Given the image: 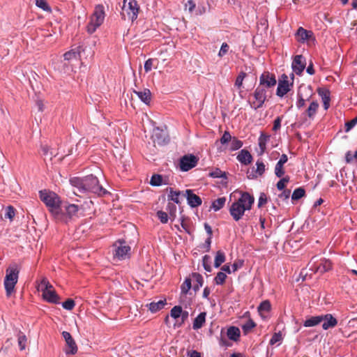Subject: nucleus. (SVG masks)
<instances>
[{
  "instance_id": "obj_50",
  "label": "nucleus",
  "mask_w": 357,
  "mask_h": 357,
  "mask_svg": "<svg viewBox=\"0 0 357 357\" xmlns=\"http://www.w3.org/2000/svg\"><path fill=\"white\" fill-rule=\"evenodd\" d=\"M242 146H243V142L241 140L234 137L231 141V150H232V151L238 150L240 148H241Z\"/></svg>"
},
{
  "instance_id": "obj_27",
  "label": "nucleus",
  "mask_w": 357,
  "mask_h": 357,
  "mask_svg": "<svg viewBox=\"0 0 357 357\" xmlns=\"http://www.w3.org/2000/svg\"><path fill=\"white\" fill-rule=\"evenodd\" d=\"M306 59L303 55H296L292 61L291 67H306Z\"/></svg>"
},
{
  "instance_id": "obj_52",
  "label": "nucleus",
  "mask_w": 357,
  "mask_h": 357,
  "mask_svg": "<svg viewBox=\"0 0 357 357\" xmlns=\"http://www.w3.org/2000/svg\"><path fill=\"white\" fill-rule=\"evenodd\" d=\"M41 149H42L43 155L45 156H50V159H52V158L53 156H55V154H54V153L52 151L50 146H48L47 145L42 146Z\"/></svg>"
},
{
  "instance_id": "obj_34",
  "label": "nucleus",
  "mask_w": 357,
  "mask_h": 357,
  "mask_svg": "<svg viewBox=\"0 0 357 357\" xmlns=\"http://www.w3.org/2000/svg\"><path fill=\"white\" fill-rule=\"evenodd\" d=\"M64 60L73 61H77L79 56V54L75 50H70L69 52H66L63 54Z\"/></svg>"
},
{
  "instance_id": "obj_63",
  "label": "nucleus",
  "mask_w": 357,
  "mask_h": 357,
  "mask_svg": "<svg viewBox=\"0 0 357 357\" xmlns=\"http://www.w3.org/2000/svg\"><path fill=\"white\" fill-rule=\"evenodd\" d=\"M305 100L301 96H298V100L296 102V107L298 108H301L305 105Z\"/></svg>"
},
{
  "instance_id": "obj_8",
  "label": "nucleus",
  "mask_w": 357,
  "mask_h": 357,
  "mask_svg": "<svg viewBox=\"0 0 357 357\" xmlns=\"http://www.w3.org/2000/svg\"><path fill=\"white\" fill-rule=\"evenodd\" d=\"M294 73L291 74V79L286 74H282L281 78L278 80V85L276 91V95L279 97H283L286 95L293 86Z\"/></svg>"
},
{
  "instance_id": "obj_18",
  "label": "nucleus",
  "mask_w": 357,
  "mask_h": 357,
  "mask_svg": "<svg viewBox=\"0 0 357 357\" xmlns=\"http://www.w3.org/2000/svg\"><path fill=\"white\" fill-rule=\"evenodd\" d=\"M321 317L323 318L322 328L324 330L333 328L337 324V319L331 314H321Z\"/></svg>"
},
{
  "instance_id": "obj_2",
  "label": "nucleus",
  "mask_w": 357,
  "mask_h": 357,
  "mask_svg": "<svg viewBox=\"0 0 357 357\" xmlns=\"http://www.w3.org/2000/svg\"><path fill=\"white\" fill-rule=\"evenodd\" d=\"M255 198L248 192L241 193L239 199L231 204L229 207V213L235 221L240 220L245 211L251 209Z\"/></svg>"
},
{
  "instance_id": "obj_39",
  "label": "nucleus",
  "mask_w": 357,
  "mask_h": 357,
  "mask_svg": "<svg viewBox=\"0 0 357 357\" xmlns=\"http://www.w3.org/2000/svg\"><path fill=\"white\" fill-rule=\"evenodd\" d=\"M246 73H244L243 71H241L238 74V75L237 76L236 79V81H235V84H234V86L236 87H237L238 89H241L242 86H243V81L244 79V78L246 77Z\"/></svg>"
},
{
  "instance_id": "obj_46",
  "label": "nucleus",
  "mask_w": 357,
  "mask_h": 357,
  "mask_svg": "<svg viewBox=\"0 0 357 357\" xmlns=\"http://www.w3.org/2000/svg\"><path fill=\"white\" fill-rule=\"evenodd\" d=\"M284 165L282 164L276 163L275 167V174L277 177L281 178L284 176L285 172L284 169Z\"/></svg>"
},
{
  "instance_id": "obj_56",
  "label": "nucleus",
  "mask_w": 357,
  "mask_h": 357,
  "mask_svg": "<svg viewBox=\"0 0 357 357\" xmlns=\"http://www.w3.org/2000/svg\"><path fill=\"white\" fill-rule=\"evenodd\" d=\"M231 140V136L230 133L228 131H225L224 132L223 135L222 136V137L220 138V143L222 144H225L228 143Z\"/></svg>"
},
{
  "instance_id": "obj_45",
  "label": "nucleus",
  "mask_w": 357,
  "mask_h": 357,
  "mask_svg": "<svg viewBox=\"0 0 357 357\" xmlns=\"http://www.w3.org/2000/svg\"><path fill=\"white\" fill-rule=\"evenodd\" d=\"M202 264L204 269L207 272L211 271V257L208 255H204L202 259Z\"/></svg>"
},
{
  "instance_id": "obj_15",
  "label": "nucleus",
  "mask_w": 357,
  "mask_h": 357,
  "mask_svg": "<svg viewBox=\"0 0 357 357\" xmlns=\"http://www.w3.org/2000/svg\"><path fill=\"white\" fill-rule=\"evenodd\" d=\"M266 90L265 88L261 86H258L255 92H254V97L255 100H257V105L255 106V109H258L262 107L263 104L264 103L265 100H266Z\"/></svg>"
},
{
  "instance_id": "obj_53",
  "label": "nucleus",
  "mask_w": 357,
  "mask_h": 357,
  "mask_svg": "<svg viewBox=\"0 0 357 357\" xmlns=\"http://www.w3.org/2000/svg\"><path fill=\"white\" fill-rule=\"evenodd\" d=\"M282 340V335H281V333L279 332V333H275L271 339L270 340V342H269V344L271 345H273L275 344V343L278 342H280Z\"/></svg>"
},
{
  "instance_id": "obj_4",
  "label": "nucleus",
  "mask_w": 357,
  "mask_h": 357,
  "mask_svg": "<svg viewBox=\"0 0 357 357\" xmlns=\"http://www.w3.org/2000/svg\"><path fill=\"white\" fill-rule=\"evenodd\" d=\"M20 268L16 264L9 266L6 271L3 285L7 297H10L15 292V287L18 281Z\"/></svg>"
},
{
  "instance_id": "obj_9",
  "label": "nucleus",
  "mask_w": 357,
  "mask_h": 357,
  "mask_svg": "<svg viewBox=\"0 0 357 357\" xmlns=\"http://www.w3.org/2000/svg\"><path fill=\"white\" fill-rule=\"evenodd\" d=\"M113 247L114 250V258L118 259L119 260L126 259L127 257L130 256V247L127 245L126 242L123 240H119L116 241Z\"/></svg>"
},
{
  "instance_id": "obj_21",
  "label": "nucleus",
  "mask_w": 357,
  "mask_h": 357,
  "mask_svg": "<svg viewBox=\"0 0 357 357\" xmlns=\"http://www.w3.org/2000/svg\"><path fill=\"white\" fill-rule=\"evenodd\" d=\"M332 269V263L330 260L324 259L321 262L316 266L314 272H319L321 273H326Z\"/></svg>"
},
{
  "instance_id": "obj_29",
  "label": "nucleus",
  "mask_w": 357,
  "mask_h": 357,
  "mask_svg": "<svg viewBox=\"0 0 357 357\" xmlns=\"http://www.w3.org/2000/svg\"><path fill=\"white\" fill-rule=\"evenodd\" d=\"M319 108V103L317 102V101H312L309 107H307V109H306V114L307 115V116L310 119L313 118L317 112V109Z\"/></svg>"
},
{
  "instance_id": "obj_10",
  "label": "nucleus",
  "mask_w": 357,
  "mask_h": 357,
  "mask_svg": "<svg viewBox=\"0 0 357 357\" xmlns=\"http://www.w3.org/2000/svg\"><path fill=\"white\" fill-rule=\"evenodd\" d=\"M79 206L76 204H67L61 208V213L64 217L63 220H56L57 221L67 223L69 220L78 216Z\"/></svg>"
},
{
  "instance_id": "obj_3",
  "label": "nucleus",
  "mask_w": 357,
  "mask_h": 357,
  "mask_svg": "<svg viewBox=\"0 0 357 357\" xmlns=\"http://www.w3.org/2000/svg\"><path fill=\"white\" fill-rule=\"evenodd\" d=\"M39 197L55 220H63L64 216L60 213L61 201L55 192L46 190H40Z\"/></svg>"
},
{
  "instance_id": "obj_43",
  "label": "nucleus",
  "mask_w": 357,
  "mask_h": 357,
  "mask_svg": "<svg viewBox=\"0 0 357 357\" xmlns=\"http://www.w3.org/2000/svg\"><path fill=\"white\" fill-rule=\"evenodd\" d=\"M182 314V307L180 305L174 306L170 312V315L174 319H177Z\"/></svg>"
},
{
  "instance_id": "obj_11",
  "label": "nucleus",
  "mask_w": 357,
  "mask_h": 357,
  "mask_svg": "<svg viewBox=\"0 0 357 357\" xmlns=\"http://www.w3.org/2000/svg\"><path fill=\"white\" fill-rule=\"evenodd\" d=\"M198 162V158L194 155H185L180 159V169L183 172H187L195 167Z\"/></svg>"
},
{
  "instance_id": "obj_5",
  "label": "nucleus",
  "mask_w": 357,
  "mask_h": 357,
  "mask_svg": "<svg viewBox=\"0 0 357 357\" xmlns=\"http://www.w3.org/2000/svg\"><path fill=\"white\" fill-rule=\"evenodd\" d=\"M38 289L42 292L44 300L51 303H59L60 297L46 278L41 280Z\"/></svg>"
},
{
  "instance_id": "obj_28",
  "label": "nucleus",
  "mask_w": 357,
  "mask_h": 357,
  "mask_svg": "<svg viewBox=\"0 0 357 357\" xmlns=\"http://www.w3.org/2000/svg\"><path fill=\"white\" fill-rule=\"evenodd\" d=\"M270 135L264 132H261L259 137V146L261 153H264L266 149V143L270 139Z\"/></svg>"
},
{
  "instance_id": "obj_55",
  "label": "nucleus",
  "mask_w": 357,
  "mask_h": 357,
  "mask_svg": "<svg viewBox=\"0 0 357 357\" xmlns=\"http://www.w3.org/2000/svg\"><path fill=\"white\" fill-rule=\"evenodd\" d=\"M257 169L256 172L259 174V175H262L265 172V165L261 161H257L256 162Z\"/></svg>"
},
{
  "instance_id": "obj_41",
  "label": "nucleus",
  "mask_w": 357,
  "mask_h": 357,
  "mask_svg": "<svg viewBox=\"0 0 357 357\" xmlns=\"http://www.w3.org/2000/svg\"><path fill=\"white\" fill-rule=\"evenodd\" d=\"M271 303L268 301H264L261 303V304L258 307V311L260 314H262L263 312H269L271 310Z\"/></svg>"
},
{
  "instance_id": "obj_62",
  "label": "nucleus",
  "mask_w": 357,
  "mask_h": 357,
  "mask_svg": "<svg viewBox=\"0 0 357 357\" xmlns=\"http://www.w3.org/2000/svg\"><path fill=\"white\" fill-rule=\"evenodd\" d=\"M290 190H284L283 192L279 195V197L284 199H287L290 196Z\"/></svg>"
},
{
  "instance_id": "obj_20",
  "label": "nucleus",
  "mask_w": 357,
  "mask_h": 357,
  "mask_svg": "<svg viewBox=\"0 0 357 357\" xmlns=\"http://www.w3.org/2000/svg\"><path fill=\"white\" fill-rule=\"evenodd\" d=\"M167 304L166 299L160 300L157 302L153 301L149 304H147L146 306L149 307V310L152 312L155 313L158 311L164 308L165 305Z\"/></svg>"
},
{
  "instance_id": "obj_35",
  "label": "nucleus",
  "mask_w": 357,
  "mask_h": 357,
  "mask_svg": "<svg viewBox=\"0 0 357 357\" xmlns=\"http://www.w3.org/2000/svg\"><path fill=\"white\" fill-rule=\"evenodd\" d=\"M169 194L168 195V199L173 201L176 204H180L179 196L181 195L180 191H175L173 188L169 189Z\"/></svg>"
},
{
  "instance_id": "obj_32",
  "label": "nucleus",
  "mask_w": 357,
  "mask_h": 357,
  "mask_svg": "<svg viewBox=\"0 0 357 357\" xmlns=\"http://www.w3.org/2000/svg\"><path fill=\"white\" fill-rule=\"evenodd\" d=\"M319 94L321 96L324 109H327L329 107V102L331 100L329 91L319 90Z\"/></svg>"
},
{
  "instance_id": "obj_13",
  "label": "nucleus",
  "mask_w": 357,
  "mask_h": 357,
  "mask_svg": "<svg viewBox=\"0 0 357 357\" xmlns=\"http://www.w3.org/2000/svg\"><path fill=\"white\" fill-rule=\"evenodd\" d=\"M62 336L65 340L67 346L66 354L73 355L75 354L77 352V346L70 333L67 331H63L62 333Z\"/></svg>"
},
{
  "instance_id": "obj_49",
  "label": "nucleus",
  "mask_w": 357,
  "mask_h": 357,
  "mask_svg": "<svg viewBox=\"0 0 357 357\" xmlns=\"http://www.w3.org/2000/svg\"><path fill=\"white\" fill-rule=\"evenodd\" d=\"M36 5L45 11H51V8L45 0H36Z\"/></svg>"
},
{
  "instance_id": "obj_1",
  "label": "nucleus",
  "mask_w": 357,
  "mask_h": 357,
  "mask_svg": "<svg viewBox=\"0 0 357 357\" xmlns=\"http://www.w3.org/2000/svg\"><path fill=\"white\" fill-rule=\"evenodd\" d=\"M70 184L77 189L74 194L92 192L98 195L106 193V190L100 184L96 176L89 175L84 178L73 177L70 179Z\"/></svg>"
},
{
  "instance_id": "obj_14",
  "label": "nucleus",
  "mask_w": 357,
  "mask_h": 357,
  "mask_svg": "<svg viewBox=\"0 0 357 357\" xmlns=\"http://www.w3.org/2000/svg\"><path fill=\"white\" fill-rule=\"evenodd\" d=\"M276 83L275 76L268 72H264L259 77V86L264 88L273 87Z\"/></svg>"
},
{
  "instance_id": "obj_38",
  "label": "nucleus",
  "mask_w": 357,
  "mask_h": 357,
  "mask_svg": "<svg viewBox=\"0 0 357 357\" xmlns=\"http://www.w3.org/2000/svg\"><path fill=\"white\" fill-rule=\"evenodd\" d=\"M256 326L255 323L252 319H249L242 326V329L245 334L248 333L252 328Z\"/></svg>"
},
{
  "instance_id": "obj_26",
  "label": "nucleus",
  "mask_w": 357,
  "mask_h": 357,
  "mask_svg": "<svg viewBox=\"0 0 357 357\" xmlns=\"http://www.w3.org/2000/svg\"><path fill=\"white\" fill-rule=\"evenodd\" d=\"M135 93L146 104H149L151 100V93L149 89H144L141 91H134Z\"/></svg>"
},
{
  "instance_id": "obj_31",
  "label": "nucleus",
  "mask_w": 357,
  "mask_h": 357,
  "mask_svg": "<svg viewBox=\"0 0 357 357\" xmlns=\"http://www.w3.org/2000/svg\"><path fill=\"white\" fill-rule=\"evenodd\" d=\"M225 202H226V198L225 197H220L213 202L211 208L215 211H218L225 206Z\"/></svg>"
},
{
  "instance_id": "obj_61",
  "label": "nucleus",
  "mask_w": 357,
  "mask_h": 357,
  "mask_svg": "<svg viewBox=\"0 0 357 357\" xmlns=\"http://www.w3.org/2000/svg\"><path fill=\"white\" fill-rule=\"evenodd\" d=\"M195 3L192 0H188L185 4V9H188L189 13H192L195 8Z\"/></svg>"
},
{
  "instance_id": "obj_24",
  "label": "nucleus",
  "mask_w": 357,
  "mask_h": 357,
  "mask_svg": "<svg viewBox=\"0 0 357 357\" xmlns=\"http://www.w3.org/2000/svg\"><path fill=\"white\" fill-rule=\"evenodd\" d=\"M241 332L238 327L230 326L228 328L227 331V335L228 338L233 341L238 340L240 337Z\"/></svg>"
},
{
  "instance_id": "obj_51",
  "label": "nucleus",
  "mask_w": 357,
  "mask_h": 357,
  "mask_svg": "<svg viewBox=\"0 0 357 357\" xmlns=\"http://www.w3.org/2000/svg\"><path fill=\"white\" fill-rule=\"evenodd\" d=\"M75 301L71 298L67 299L65 302L62 303L63 307L68 310H73L75 307Z\"/></svg>"
},
{
  "instance_id": "obj_60",
  "label": "nucleus",
  "mask_w": 357,
  "mask_h": 357,
  "mask_svg": "<svg viewBox=\"0 0 357 357\" xmlns=\"http://www.w3.org/2000/svg\"><path fill=\"white\" fill-rule=\"evenodd\" d=\"M282 119V116H278V117L274 120V122H273V131H277V130H278L279 129H280Z\"/></svg>"
},
{
  "instance_id": "obj_36",
  "label": "nucleus",
  "mask_w": 357,
  "mask_h": 357,
  "mask_svg": "<svg viewBox=\"0 0 357 357\" xmlns=\"http://www.w3.org/2000/svg\"><path fill=\"white\" fill-rule=\"evenodd\" d=\"M192 287V282L190 278H186L181 287V293L186 295L188 291Z\"/></svg>"
},
{
  "instance_id": "obj_22",
  "label": "nucleus",
  "mask_w": 357,
  "mask_h": 357,
  "mask_svg": "<svg viewBox=\"0 0 357 357\" xmlns=\"http://www.w3.org/2000/svg\"><path fill=\"white\" fill-rule=\"evenodd\" d=\"M206 312H203L199 314V315L195 319L192 324L194 330H198L201 328L204 323L206 322Z\"/></svg>"
},
{
  "instance_id": "obj_58",
  "label": "nucleus",
  "mask_w": 357,
  "mask_h": 357,
  "mask_svg": "<svg viewBox=\"0 0 357 357\" xmlns=\"http://www.w3.org/2000/svg\"><path fill=\"white\" fill-rule=\"evenodd\" d=\"M357 123V116L353 119L352 120L347 121L345 123V130L346 132L349 131L351 128H353L356 124Z\"/></svg>"
},
{
  "instance_id": "obj_16",
  "label": "nucleus",
  "mask_w": 357,
  "mask_h": 357,
  "mask_svg": "<svg viewBox=\"0 0 357 357\" xmlns=\"http://www.w3.org/2000/svg\"><path fill=\"white\" fill-rule=\"evenodd\" d=\"M296 40L299 43H305L308 41H314V37L311 31H307L303 27H299L296 33Z\"/></svg>"
},
{
  "instance_id": "obj_30",
  "label": "nucleus",
  "mask_w": 357,
  "mask_h": 357,
  "mask_svg": "<svg viewBox=\"0 0 357 357\" xmlns=\"http://www.w3.org/2000/svg\"><path fill=\"white\" fill-rule=\"evenodd\" d=\"M17 342L21 351L24 350L26 346L27 338L26 336L20 331H18L17 335Z\"/></svg>"
},
{
  "instance_id": "obj_64",
  "label": "nucleus",
  "mask_w": 357,
  "mask_h": 357,
  "mask_svg": "<svg viewBox=\"0 0 357 357\" xmlns=\"http://www.w3.org/2000/svg\"><path fill=\"white\" fill-rule=\"evenodd\" d=\"M288 160V157L286 154H282L280 158V160H278V163L279 164H282V165H284Z\"/></svg>"
},
{
  "instance_id": "obj_12",
  "label": "nucleus",
  "mask_w": 357,
  "mask_h": 357,
  "mask_svg": "<svg viewBox=\"0 0 357 357\" xmlns=\"http://www.w3.org/2000/svg\"><path fill=\"white\" fill-rule=\"evenodd\" d=\"M151 138L154 143V146L156 144L160 146L163 145L169 141L167 133L158 128L153 129Z\"/></svg>"
},
{
  "instance_id": "obj_59",
  "label": "nucleus",
  "mask_w": 357,
  "mask_h": 357,
  "mask_svg": "<svg viewBox=\"0 0 357 357\" xmlns=\"http://www.w3.org/2000/svg\"><path fill=\"white\" fill-rule=\"evenodd\" d=\"M267 202V196L264 192H261L258 201V207L260 208Z\"/></svg>"
},
{
  "instance_id": "obj_54",
  "label": "nucleus",
  "mask_w": 357,
  "mask_h": 357,
  "mask_svg": "<svg viewBox=\"0 0 357 357\" xmlns=\"http://www.w3.org/2000/svg\"><path fill=\"white\" fill-rule=\"evenodd\" d=\"M157 216L162 223L165 224V223L167 222L168 215H167V213H165L162 211H158L157 212Z\"/></svg>"
},
{
  "instance_id": "obj_37",
  "label": "nucleus",
  "mask_w": 357,
  "mask_h": 357,
  "mask_svg": "<svg viewBox=\"0 0 357 357\" xmlns=\"http://www.w3.org/2000/svg\"><path fill=\"white\" fill-rule=\"evenodd\" d=\"M305 191L303 188H298L294 190L291 195L292 200H298L305 196Z\"/></svg>"
},
{
  "instance_id": "obj_44",
  "label": "nucleus",
  "mask_w": 357,
  "mask_h": 357,
  "mask_svg": "<svg viewBox=\"0 0 357 357\" xmlns=\"http://www.w3.org/2000/svg\"><path fill=\"white\" fill-rule=\"evenodd\" d=\"M15 215V209L12 206H8L6 208L4 217L8 218L10 220H13Z\"/></svg>"
},
{
  "instance_id": "obj_25",
  "label": "nucleus",
  "mask_w": 357,
  "mask_h": 357,
  "mask_svg": "<svg viewBox=\"0 0 357 357\" xmlns=\"http://www.w3.org/2000/svg\"><path fill=\"white\" fill-rule=\"evenodd\" d=\"M323 321V318L321 315L319 316H313L307 319L304 321V326L305 327H312L319 325L320 323Z\"/></svg>"
},
{
  "instance_id": "obj_19",
  "label": "nucleus",
  "mask_w": 357,
  "mask_h": 357,
  "mask_svg": "<svg viewBox=\"0 0 357 357\" xmlns=\"http://www.w3.org/2000/svg\"><path fill=\"white\" fill-rule=\"evenodd\" d=\"M237 159L241 163L248 165L252 162V157L248 151L243 149L239 152Z\"/></svg>"
},
{
  "instance_id": "obj_42",
  "label": "nucleus",
  "mask_w": 357,
  "mask_h": 357,
  "mask_svg": "<svg viewBox=\"0 0 357 357\" xmlns=\"http://www.w3.org/2000/svg\"><path fill=\"white\" fill-rule=\"evenodd\" d=\"M162 177L159 174H154L151 176L150 184L153 186H159L162 184Z\"/></svg>"
},
{
  "instance_id": "obj_7",
  "label": "nucleus",
  "mask_w": 357,
  "mask_h": 357,
  "mask_svg": "<svg viewBox=\"0 0 357 357\" xmlns=\"http://www.w3.org/2000/svg\"><path fill=\"white\" fill-rule=\"evenodd\" d=\"M105 20V11L104 8L101 5H98L94 10L93 15L90 18L86 29L89 33H93L96 31L103 22Z\"/></svg>"
},
{
  "instance_id": "obj_6",
  "label": "nucleus",
  "mask_w": 357,
  "mask_h": 357,
  "mask_svg": "<svg viewBox=\"0 0 357 357\" xmlns=\"http://www.w3.org/2000/svg\"><path fill=\"white\" fill-rule=\"evenodd\" d=\"M139 7L136 0H123L121 8V17L123 20L133 22L137 18Z\"/></svg>"
},
{
  "instance_id": "obj_23",
  "label": "nucleus",
  "mask_w": 357,
  "mask_h": 357,
  "mask_svg": "<svg viewBox=\"0 0 357 357\" xmlns=\"http://www.w3.org/2000/svg\"><path fill=\"white\" fill-rule=\"evenodd\" d=\"M191 278L194 282H195L193 285V289L196 292L203 286L204 279L202 275L198 273H192Z\"/></svg>"
},
{
  "instance_id": "obj_33",
  "label": "nucleus",
  "mask_w": 357,
  "mask_h": 357,
  "mask_svg": "<svg viewBox=\"0 0 357 357\" xmlns=\"http://www.w3.org/2000/svg\"><path fill=\"white\" fill-rule=\"evenodd\" d=\"M225 253L221 250H218L216 252V255L215 257L214 266L215 268H218L222 263L225 262Z\"/></svg>"
},
{
  "instance_id": "obj_17",
  "label": "nucleus",
  "mask_w": 357,
  "mask_h": 357,
  "mask_svg": "<svg viewBox=\"0 0 357 357\" xmlns=\"http://www.w3.org/2000/svg\"><path fill=\"white\" fill-rule=\"evenodd\" d=\"M184 196L186 197L188 204L192 207L195 208L200 206L202 203V199L195 194L192 190H186Z\"/></svg>"
},
{
  "instance_id": "obj_48",
  "label": "nucleus",
  "mask_w": 357,
  "mask_h": 357,
  "mask_svg": "<svg viewBox=\"0 0 357 357\" xmlns=\"http://www.w3.org/2000/svg\"><path fill=\"white\" fill-rule=\"evenodd\" d=\"M289 176H287L285 177L282 178L278 183H277V188L279 190H282L284 189L286 184L289 183Z\"/></svg>"
},
{
  "instance_id": "obj_57",
  "label": "nucleus",
  "mask_w": 357,
  "mask_h": 357,
  "mask_svg": "<svg viewBox=\"0 0 357 357\" xmlns=\"http://www.w3.org/2000/svg\"><path fill=\"white\" fill-rule=\"evenodd\" d=\"M229 50V46L226 43H222L219 51L218 55L220 56H223L226 55L228 53Z\"/></svg>"
},
{
  "instance_id": "obj_47",
  "label": "nucleus",
  "mask_w": 357,
  "mask_h": 357,
  "mask_svg": "<svg viewBox=\"0 0 357 357\" xmlns=\"http://www.w3.org/2000/svg\"><path fill=\"white\" fill-rule=\"evenodd\" d=\"M209 176L213 178H226V173L222 172L220 169H215V170L209 173Z\"/></svg>"
},
{
  "instance_id": "obj_40",
  "label": "nucleus",
  "mask_w": 357,
  "mask_h": 357,
  "mask_svg": "<svg viewBox=\"0 0 357 357\" xmlns=\"http://www.w3.org/2000/svg\"><path fill=\"white\" fill-rule=\"evenodd\" d=\"M226 278L227 275L225 273L220 271L217 273V275L215 277L214 281L216 284L222 285L225 283Z\"/></svg>"
}]
</instances>
